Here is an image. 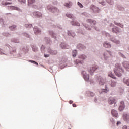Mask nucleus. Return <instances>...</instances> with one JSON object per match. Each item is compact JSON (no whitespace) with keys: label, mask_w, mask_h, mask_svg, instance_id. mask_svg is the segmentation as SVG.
<instances>
[{"label":"nucleus","mask_w":129,"mask_h":129,"mask_svg":"<svg viewBox=\"0 0 129 129\" xmlns=\"http://www.w3.org/2000/svg\"><path fill=\"white\" fill-rule=\"evenodd\" d=\"M115 75L118 77H120L122 75V73L124 72V70L121 68V66L119 63H116L115 68L114 70Z\"/></svg>","instance_id":"f257e3e1"},{"label":"nucleus","mask_w":129,"mask_h":129,"mask_svg":"<svg viewBox=\"0 0 129 129\" xmlns=\"http://www.w3.org/2000/svg\"><path fill=\"white\" fill-rule=\"evenodd\" d=\"M116 102H117V101H116V98L115 97H111L109 98L108 100V103L109 104H116Z\"/></svg>","instance_id":"f03ea898"},{"label":"nucleus","mask_w":129,"mask_h":129,"mask_svg":"<svg viewBox=\"0 0 129 129\" xmlns=\"http://www.w3.org/2000/svg\"><path fill=\"white\" fill-rule=\"evenodd\" d=\"M97 68H98L97 66L93 65L91 67H90L88 68V70L90 73H93V72H94V71H95V70H96Z\"/></svg>","instance_id":"7ed1b4c3"},{"label":"nucleus","mask_w":129,"mask_h":129,"mask_svg":"<svg viewBox=\"0 0 129 129\" xmlns=\"http://www.w3.org/2000/svg\"><path fill=\"white\" fill-rule=\"evenodd\" d=\"M97 79L100 84V85H103L105 82V80L102 78L101 77H98Z\"/></svg>","instance_id":"20e7f679"},{"label":"nucleus","mask_w":129,"mask_h":129,"mask_svg":"<svg viewBox=\"0 0 129 129\" xmlns=\"http://www.w3.org/2000/svg\"><path fill=\"white\" fill-rule=\"evenodd\" d=\"M125 108V105H124V102L121 101L120 104L119 106V111H122V110H124Z\"/></svg>","instance_id":"39448f33"},{"label":"nucleus","mask_w":129,"mask_h":129,"mask_svg":"<svg viewBox=\"0 0 129 129\" xmlns=\"http://www.w3.org/2000/svg\"><path fill=\"white\" fill-rule=\"evenodd\" d=\"M122 66L127 71H129V62L128 61H124L122 62Z\"/></svg>","instance_id":"423d86ee"},{"label":"nucleus","mask_w":129,"mask_h":129,"mask_svg":"<svg viewBox=\"0 0 129 129\" xmlns=\"http://www.w3.org/2000/svg\"><path fill=\"white\" fill-rule=\"evenodd\" d=\"M47 9L52 13H56L57 12H59V10H58V9H57L56 8H52L51 9H50V6H47Z\"/></svg>","instance_id":"0eeeda50"},{"label":"nucleus","mask_w":129,"mask_h":129,"mask_svg":"<svg viewBox=\"0 0 129 129\" xmlns=\"http://www.w3.org/2000/svg\"><path fill=\"white\" fill-rule=\"evenodd\" d=\"M110 55H111V52L106 51L105 52V53L104 54V56L105 57V60H106V59H107V58H108V57H109V56H110Z\"/></svg>","instance_id":"6e6552de"},{"label":"nucleus","mask_w":129,"mask_h":129,"mask_svg":"<svg viewBox=\"0 0 129 129\" xmlns=\"http://www.w3.org/2000/svg\"><path fill=\"white\" fill-rule=\"evenodd\" d=\"M112 115L114 117H117V115H118V113H117V111L114 109H113L111 111Z\"/></svg>","instance_id":"1a4fd4ad"},{"label":"nucleus","mask_w":129,"mask_h":129,"mask_svg":"<svg viewBox=\"0 0 129 129\" xmlns=\"http://www.w3.org/2000/svg\"><path fill=\"white\" fill-rule=\"evenodd\" d=\"M123 118L125 121H129V115L127 114H124Z\"/></svg>","instance_id":"9d476101"},{"label":"nucleus","mask_w":129,"mask_h":129,"mask_svg":"<svg viewBox=\"0 0 129 129\" xmlns=\"http://www.w3.org/2000/svg\"><path fill=\"white\" fill-rule=\"evenodd\" d=\"M112 32L113 33H116L117 34V33H119L120 32V30L118 27H115L112 29Z\"/></svg>","instance_id":"9b49d317"},{"label":"nucleus","mask_w":129,"mask_h":129,"mask_svg":"<svg viewBox=\"0 0 129 129\" xmlns=\"http://www.w3.org/2000/svg\"><path fill=\"white\" fill-rule=\"evenodd\" d=\"M48 53L51 54V55H56L57 54V51H53L50 49L48 50Z\"/></svg>","instance_id":"f8f14e48"},{"label":"nucleus","mask_w":129,"mask_h":129,"mask_svg":"<svg viewBox=\"0 0 129 129\" xmlns=\"http://www.w3.org/2000/svg\"><path fill=\"white\" fill-rule=\"evenodd\" d=\"M34 16H35L36 17H42V14L39 12H33Z\"/></svg>","instance_id":"ddd939ff"},{"label":"nucleus","mask_w":129,"mask_h":129,"mask_svg":"<svg viewBox=\"0 0 129 129\" xmlns=\"http://www.w3.org/2000/svg\"><path fill=\"white\" fill-rule=\"evenodd\" d=\"M123 81L124 82V83H125V84H126L128 86H129V79L127 78H124L123 79Z\"/></svg>","instance_id":"4468645a"},{"label":"nucleus","mask_w":129,"mask_h":129,"mask_svg":"<svg viewBox=\"0 0 129 129\" xmlns=\"http://www.w3.org/2000/svg\"><path fill=\"white\" fill-rule=\"evenodd\" d=\"M33 30L34 31V33L35 35H38V34L41 33V30H39V29L37 28H33Z\"/></svg>","instance_id":"2eb2a0df"},{"label":"nucleus","mask_w":129,"mask_h":129,"mask_svg":"<svg viewBox=\"0 0 129 129\" xmlns=\"http://www.w3.org/2000/svg\"><path fill=\"white\" fill-rule=\"evenodd\" d=\"M103 46L105 47V48H111V45L106 42L103 44Z\"/></svg>","instance_id":"dca6fc26"},{"label":"nucleus","mask_w":129,"mask_h":129,"mask_svg":"<svg viewBox=\"0 0 129 129\" xmlns=\"http://www.w3.org/2000/svg\"><path fill=\"white\" fill-rule=\"evenodd\" d=\"M91 8L94 12H98V8L96 7L94 5H92Z\"/></svg>","instance_id":"f3484780"},{"label":"nucleus","mask_w":129,"mask_h":129,"mask_svg":"<svg viewBox=\"0 0 129 129\" xmlns=\"http://www.w3.org/2000/svg\"><path fill=\"white\" fill-rule=\"evenodd\" d=\"M83 77L86 81L89 80V75L84 74Z\"/></svg>","instance_id":"a211bd4d"},{"label":"nucleus","mask_w":129,"mask_h":129,"mask_svg":"<svg viewBox=\"0 0 129 129\" xmlns=\"http://www.w3.org/2000/svg\"><path fill=\"white\" fill-rule=\"evenodd\" d=\"M2 5H3V6H8V5H12V3H7L6 1H3L2 2Z\"/></svg>","instance_id":"6ab92c4d"},{"label":"nucleus","mask_w":129,"mask_h":129,"mask_svg":"<svg viewBox=\"0 0 129 129\" xmlns=\"http://www.w3.org/2000/svg\"><path fill=\"white\" fill-rule=\"evenodd\" d=\"M65 7H67V8H70L72 6L71 2H69V3H67L64 4Z\"/></svg>","instance_id":"aec40b11"},{"label":"nucleus","mask_w":129,"mask_h":129,"mask_svg":"<svg viewBox=\"0 0 129 129\" xmlns=\"http://www.w3.org/2000/svg\"><path fill=\"white\" fill-rule=\"evenodd\" d=\"M108 76L111 77L112 78H113V79H116V77H115L114 76V75L112 74L111 72L108 73Z\"/></svg>","instance_id":"412c9836"},{"label":"nucleus","mask_w":129,"mask_h":129,"mask_svg":"<svg viewBox=\"0 0 129 129\" xmlns=\"http://www.w3.org/2000/svg\"><path fill=\"white\" fill-rule=\"evenodd\" d=\"M109 91V89H107V87L106 86L105 89H102V91L100 92H105V93H107Z\"/></svg>","instance_id":"4be33fe9"},{"label":"nucleus","mask_w":129,"mask_h":129,"mask_svg":"<svg viewBox=\"0 0 129 129\" xmlns=\"http://www.w3.org/2000/svg\"><path fill=\"white\" fill-rule=\"evenodd\" d=\"M114 24L115 25H116L117 26H118L119 27H120V28H123V25L120 24V23H118L116 22H114Z\"/></svg>","instance_id":"5701e85b"},{"label":"nucleus","mask_w":129,"mask_h":129,"mask_svg":"<svg viewBox=\"0 0 129 129\" xmlns=\"http://www.w3.org/2000/svg\"><path fill=\"white\" fill-rule=\"evenodd\" d=\"M60 47L62 48V49H68L67 47V46L64 43H61L60 45Z\"/></svg>","instance_id":"b1692460"},{"label":"nucleus","mask_w":129,"mask_h":129,"mask_svg":"<svg viewBox=\"0 0 129 129\" xmlns=\"http://www.w3.org/2000/svg\"><path fill=\"white\" fill-rule=\"evenodd\" d=\"M72 24L73 25V26H80V24H79V23L78 22H71Z\"/></svg>","instance_id":"393cba45"},{"label":"nucleus","mask_w":129,"mask_h":129,"mask_svg":"<svg viewBox=\"0 0 129 129\" xmlns=\"http://www.w3.org/2000/svg\"><path fill=\"white\" fill-rule=\"evenodd\" d=\"M79 58L80 59H82V60H85V59H86V56H85V55H80L79 56Z\"/></svg>","instance_id":"a878e982"},{"label":"nucleus","mask_w":129,"mask_h":129,"mask_svg":"<svg viewBox=\"0 0 129 129\" xmlns=\"http://www.w3.org/2000/svg\"><path fill=\"white\" fill-rule=\"evenodd\" d=\"M28 5H32V4H34V3H36L35 0H28Z\"/></svg>","instance_id":"bb28decb"},{"label":"nucleus","mask_w":129,"mask_h":129,"mask_svg":"<svg viewBox=\"0 0 129 129\" xmlns=\"http://www.w3.org/2000/svg\"><path fill=\"white\" fill-rule=\"evenodd\" d=\"M72 55H73V57H74V58H75V57L76 56V55H77V51L76 50L73 51Z\"/></svg>","instance_id":"cd10ccee"},{"label":"nucleus","mask_w":129,"mask_h":129,"mask_svg":"<svg viewBox=\"0 0 129 129\" xmlns=\"http://www.w3.org/2000/svg\"><path fill=\"white\" fill-rule=\"evenodd\" d=\"M16 27L17 26L16 25H13L12 26L10 27L9 29L11 30V31H14V30L16 29Z\"/></svg>","instance_id":"c85d7f7f"},{"label":"nucleus","mask_w":129,"mask_h":129,"mask_svg":"<svg viewBox=\"0 0 129 129\" xmlns=\"http://www.w3.org/2000/svg\"><path fill=\"white\" fill-rule=\"evenodd\" d=\"M116 85V82L114 81H112L111 83V86L112 87H114Z\"/></svg>","instance_id":"c756f323"},{"label":"nucleus","mask_w":129,"mask_h":129,"mask_svg":"<svg viewBox=\"0 0 129 129\" xmlns=\"http://www.w3.org/2000/svg\"><path fill=\"white\" fill-rule=\"evenodd\" d=\"M11 8L13 10H16L17 11H20V9H19V8L18 7L11 6Z\"/></svg>","instance_id":"7c9ffc66"},{"label":"nucleus","mask_w":129,"mask_h":129,"mask_svg":"<svg viewBox=\"0 0 129 129\" xmlns=\"http://www.w3.org/2000/svg\"><path fill=\"white\" fill-rule=\"evenodd\" d=\"M29 62H31V63H33V64H35V65H39V64L37 62L34 60H29Z\"/></svg>","instance_id":"2f4dec72"},{"label":"nucleus","mask_w":129,"mask_h":129,"mask_svg":"<svg viewBox=\"0 0 129 129\" xmlns=\"http://www.w3.org/2000/svg\"><path fill=\"white\" fill-rule=\"evenodd\" d=\"M25 27L26 28H31L32 27V24H25Z\"/></svg>","instance_id":"473e14b6"},{"label":"nucleus","mask_w":129,"mask_h":129,"mask_svg":"<svg viewBox=\"0 0 129 129\" xmlns=\"http://www.w3.org/2000/svg\"><path fill=\"white\" fill-rule=\"evenodd\" d=\"M78 5L79 6L80 8H83V5L80 2H78Z\"/></svg>","instance_id":"72a5a7b5"},{"label":"nucleus","mask_w":129,"mask_h":129,"mask_svg":"<svg viewBox=\"0 0 129 129\" xmlns=\"http://www.w3.org/2000/svg\"><path fill=\"white\" fill-rule=\"evenodd\" d=\"M78 47H81V49H85V47H83V45L81 44H79V45H78Z\"/></svg>","instance_id":"f704fd0d"},{"label":"nucleus","mask_w":129,"mask_h":129,"mask_svg":"<svg viewBox=\"0 0 129 129\" xmlns=\"http://www.w3.org/2000/svg\"><path fill=\"white\" fill-rule=\"evenodd\" d=\"M119 54H120V56H121V57H122V58H125V56L123 54H122L121 53H120Z\"/></svg>","instance_id":"c9c22d12"},{"label":"nucleus","mask_w":129,"mask_h":129,"mask_svg":"<svg viewBox=\"0 0 129 129\" xmlns=\"http://www.w3.org/2000/svg\"><path fill=\"white\" fill-rule=\"evenodd\" d=\"M122 129H129V126H124L123 127H122Z\"/></svg>","instance_id":"e433bc0d"},{"label":"nucleus","mask_w":129,"mask_h":129,"mask_svg":"<svg viewBox=\"0 0 129 129\" xmlns=\"http://www.w3.org/2000/svg\"><path fill=\"white\" fill-rule=\"evenodd\" d=\"M20 3H26V0H18Z\"/></svg>","instance_id":"4c0bfd02"},{"label":"nucleus","mask_w":129,"mask_h":129,"mask_svg":"<svg viewBox=\"0 0 129 129\" xmlns=\"http://www.w3.org/2000/svg\"><path fill=\"white\" fill-rule=\"evenodd\" d=\"M44 57H45V58H48V57H50V55L44 54Z\"/></svg>","instance_id":"58836bf2"},{"label":"nucleus","mask_w":129,"mask_h":129,"mask_svg":"<svg viewBox=\"0 0 129 129\" xmlns=\"http://www.w3.org/2000/svg\"><path fill=\"white\" fill-rule=\"evenodd\" d=\"M68 17L69 18H72V17H73V15H72V14H69V15H68Z\"/></svg>","instance_id":"ea45409f"},{"label":"nucleus","mask_w":129,"mask_h":129,"mask_svg":"<svg viewBox=\"0 0 129 129\" xmlns=\"http://www.w3.org/2000/svg\"><path fill=\"white\" fill-rule=\"evenodd\" d=\"M90 23H92V24H93L94 25H95V24H96V22H95V21H90Z\"/></svg>","instance_id":"a19ab883"},{"label":"nucleus","mask_w":129,"mask_h":129,"mask_svg":"<svg viewBox=\"0 0 129 129\" xmlns=\"http://www.w3.org/2000/svg\"><path fill=\"white\" fill-rule=\"evenodd\" d=\"M75 62V63H77V64H79V63H81V62H79V60H76Z\"/></svg>","instance_id":"79ce46f5"},{"label":"nucleus","mask_w":129,"mask_h":129,"mask_svg":"<svg viewBox=\"0 0 129 129\" xmlns=\"http://www.w3.org/2000/svg\"><path fill=\"white\" fill-rule=\"evenodd\" d=\"M90 94L91 96H94V93L93 92H90Z\"/></svg>","instance_id":"37998d69"},{"label":"nucleus","mask_w":129,"mask_h":129,"mask_svg":"<svg viewBox=\"0 0 129 129\" xmlns=\"http://www.w3.org/2000/svg\"><path fill=\"white\" fill-rule=\"evenodd\" d=\"M121 122L120 121L117 122V125H118L119 124H121Z\"/></svg>","instance_id":"c03bdc74"},{"label":"nucleus","mask_w":129,"mask_h":129,"mask_svg":"<svg viewBox=\"0 0 129 129\" xmlns=\"http://www.w3.org/2000/svg\"><path fill=\"white\" fill-rule=\"evenodd\" d=\"M69 103H70V104H72V103H73V101L70 100L69 101Z\"/></svg>","instance_id":"a18cd8bd"},{"label":"nucleus","mask_w":129,"mask_h":129,"mask_svg":"<svg viewBox=\"0 0 129 129\" xmlns=\"http://www.w3.org/2000/svg\"><path fill=\"white\" fill-rule=\"evenodd\" d=\"M73 107H76V104H73Z\"/></svg>","instance_id":"49530a36"},{"label":"nucleus","mask_w":129,"mask_h":129,"mask_svg":"<svg viewBox=\"0 0 129 129\" xmlns=\"http://www.w3.org/2000/svg\"><path fill=\"white\" fill-rule=\"evenodd\" d=\"M54 35H55L54 33L52 34V38H56V37L55 36H54Z\"/></svg>","instance_id":"de8ad7c7"},{"label":"nucleus","mask_w":129,"mask_h":129,"mask_svg":"<svg viewBox=\"0 0 129 129\" xmlns=\"http://www.w3.org/2000/svg\"><path fill=\"white\" fill-rule=\"evenodd\" d=\"M83 74H84V73H85V72H83Z\"/></svg>","instance_id":"09e8293b"},{"label":"nucleus","mask_w":129,"mask_h":129,"mask_svg":"<svg viewBox=\"0 0 129 129\" xmlns=\"http://www.w3.org/2000/svg\"><path fill=\"white\" fill-rule=\"evenodd\" d=\"M8 2H11L12 0H7Z\"/></svg>","instance_id":"8fccbe9b"},{"label":"nucleus","mask_w":129,"mask_h":129,"mask_svg":"<svg viewBox=\"0 0 129 129\" xmlns=\"http://www.w3.org/2000/svg\"><path fill=\"white\" fill-rule=\"evenodd\" d=\"M14 53L16 52V50H14L13 51Z\"/></svg>","instance_id":"3c124183"}]
</instances>
